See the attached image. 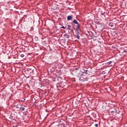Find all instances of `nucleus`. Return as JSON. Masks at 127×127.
Listing matches in <instances>:
<instances>
[{
	"label": "nucleus",
	"instance_id": "nucleus-1",
	"mask_svg": "<svg viewBox=\"0 0 127 127\" xmlns=\"http://www.w3.org/2000/svg\"><path fill=\"white\" fill-rule=\"evenodd\" d=\"M25 72L27 75H29V76H32V75L35 74V72H36V68L35 67L28 68Z\"/></svg>",
	"mask_w": 127,
	"mask_h": 127
},
{
	"label": "nucleus",
	"instance_id": "nucleus-2",
	"mask_svg": "<svg viewBox=\"0 0 127 127\" xmlns=\"http://www.w3.org/2000/svg\"><path fill=\"white\" fill-rule=\"evenodd\" d=\"M73 23H71L73 28L75 29V28H80V24L77 21V20H73L72 21Z\"/></svg>",
	"mask_w": 127,
	"mask_h": 127
},
{
	"label": "nucleus",
	"instance_id": "nucleus-3",
	"mask_svg": "<svg viewBox=\"0 0 127 127\" xmlns=\"http://www.w3.org/2000/svg\"><path fill=\"white\" fill-rule=\"evenodd\" d=\"M80 28H75V35H81V34H80V32H79V29Z\"/></svg>",
	"mask_w": 127,
	"mask_h": 127
},
{
	"label": "nucleus",
	"instance_id": "nucleus-4",
	"mask_svg": "<svg viewBox=\"0 0 127 127\" xmlns=\"http://www.w3.org/2000/svg\"><path fill=\"white\" fill-rule=\"evenodd\" d=\"M82 76H83V72L81 71L76 74L77 78H80V77H82Z\"/></svg>",
	"mask_w": 127,
	"mask_h": 127
},
{
	"label": "nucleus",
	"instance_id": "nucleus-5",
	"mask_svg": "<svg viewBox=\"0 0 127 127\" xmlns=\"http://www.w3.org/2000/svg\"><path fill=\"white\" fill-rule=\"evenodd\" d=\"M81 72H82V75L84 76L85 74H88V70H81Z\"/></svg>",
	"mask_w": 127,
	"mask_h": 127
},
{
	"label": "nucleus",
	"instance_id": "nucleus-6",
	"mask_svg": "<svg viewBox=\"0 0 127 127\" xmlns=\"http://www.w3.org/2000/svg\"><path fill=\"white\" fill-rule=\"evenodd\" d=\"M99 26L101 30H103L104 28H105V25L104 24H99Z\"/></svg>",
	"mask_w": 127,
	"mask_h": 127
},
{
	"label": "nucleus",
	"instance_id": "nucleus-7",
	"mask_svg": "<svg viewBox=\"0 0 127 127\" xmlns=\"http://www.w3.org/2000/svg\"><path fill=\"white\" fill-rule=\"evenodd\" d=\"M72 18H73V15H68L67 17V20H68V21L70 20H72Z\"/></svg>",
	"mask_w": 127,
	"mask_h": 127
},
{
	"label": "nucleus",
	"instance_id": "nucleus-8",
	"mask_svg": "<svg viewBox=\"0 0 127 127\" xmlns=\"http://www.w3.org/2000/svg\"><path fill=\"white\" fill-rule=\"evenodd\" d=\"M116 26V24L114 23L113 22H111L109 23V26H110V27H114V26Z\"/></svg>",
	"mask_w": 127,
	"mask_h": 127
},
{
	"label": "nucleus",
	"instance_id": "nucleus-9",
	"mask_svg": "<svg viewBox=\"0 0 127 127\" xmlns=\"http://www.w3.org/2000/svg\"><path fill=\"white\" fill-rule=\"evenodd\" d=\"M79 81H81V82H84L85 79L83 78V77L81 76L80 77H78Z\"/></svg>",
	"mask_w": 127,
	"mask_h": 127
},
{
	"label": "nucleus",
	"instance_id": "nucleus-10",
	"mask_svg": "<svg viewBox=\"0 0 127 127\" xmlns=\"http://www.w3.org/2000/svg\"><path fill=\"white\" fill-rule=\"evenodd\" d=\"M64 37H65V38H70L69 35H68L67 34H64Z\"/></svg>",
	"mask_w": 127,
	"mask_h": 127
},
{
	"label": "nucleus",
	"instance_id": "nucleus-11",
	"mask_svg": "<svg viewBox=\"0 0 127 127\" xmlns=\"http://www.w3.org/2000/svg\"><path fill=\"white\" fill-rule=\"evenodd\" d=\"M19 110H21V111H24V110H25V108L24 107H21L19 108Z\"/></svg>",
	"mask_w": 127,
	"mask_h": 127
},
{
	"label": "nucleus",
	"instance_id": "nucleus-12",
	"mask_svg": "<svg viewBox=\"0 0 127 127\" xmlns=\"http://www.w3.org/2000/svg\"><path fill=\"white\" fill-rule=\"evenodd\" d=\"M75 36L77 39H80V35H75Z\"/></svg>",
	"mask_w": 127,
	"mask_h": 127
},
{
	"label": "nucleus",
	"instance_id": "nucleus-13",
	"mask_svg": "<svg viewBox=\"0 0 127 127\" xmlns=\"http://www.w3.org/2000/svg\"><path fill=\"white\" fill-rule=\"evenodd\" d=\"M61 28H63V29H66V28H67V27L63 26L62 27H61Z\"/></svg>",
	"mask_w": 127,
	"mask_h": 127
},
{
	"label": "nucleus",
	"instance_id": "nucleus-14",
	"mask_svg": "<svg viewBox=\"0 0 127 127\" xmlns=\"http://www.w3.org/2000/svg\"><path fill=\"white\" fill-rule=\"evenodd\" d=\"M116 111V113H117V114H120V113H121V111H120V110H115Z\"/></svg>",
	"mask_w": 127,
	"mask_h": 127
},
{
	"label": "nucleus",
	"instance_id": "nucleus-15",
	"mask_svg": "<svg viewBox=\"0 0 127 127\" xmlns=\"http://www.w3.org/2000/svg\"><path fill=\"white\" fill-rule=\"evenodd\" d=\"M67 27H68L67 29H69V30H71V28H70V27H71V26L70 25H67Z\"/></svg>",
	"mask_w": 127,
	"mask_h": 127
},
{
	"label": "nucleus",
	"instance_id": "nucleus-16",
	"mask_svg": "<svg viewBox=\"0 0 127 127\" xmlns=\"http://www.w3.org/2000/svg\"><path fill=\"white\" fill-rule=\"evenodd\" d=\"M58 123H61V122H64V121L63 120H61L60 119L58 121Z\"/></svg>",
	"mask_w": 127,
	"mask_h": 127
},
{
	"label": "nucleus",
	"instance_id": "nucleus-17",
	"mask_svg": "<svg viewBox=\"0 0 127 127\" xmlns=\"http://www.w3.org/2000/svg\"><path fill=\"white\" fill-rule=\"evenodd\" d=\"M20 57H21L22 58H23V57H24V54H21Z\"/></svg>",
	"mask_w": 127,
	"mask_h": 127
},
{
	"label": "nucleus",
	"instance_id": "nucleus-18",
	"mask_svg": "<svg viewBox=\"0 0 127 127\" xmlns=\"http://www.w3.org/2000/svg\"><path fill=\"white\" fill-rule=\"evenodd\" d=\"M59 87H62V83H59Z\"/></svg>",
	"mask_w": 127,
	"mask_h": 127
},
{
	"label": "nucleus",
	"instance_id": "nucleus-19",
	"mask_svg": "<svg viewBox=\"0 0 127 127\" xmlns=\"http://www.w3.org/2000/svg\"><path fill=\"white\" fill-rule=\"evenodd\" d=\"M112 61H110L108 63V64H109V65L112 64Z\"/></svg>",
	"mask_w": 127,
	"mask_h": 127
},
{
	"label": "nucleus",
	"instance_id": "nucleus-20",
	"mask_svg": "<svg viewBox=\"0 0 127 127\" xmlns=\"http://www.w3.org/2000/svg\"><path fill=\"white\" fill-rule=\"evenodd\" d=\"M95 127H99V125H98V124H96L95 125Z\"/></svg>",
	"mask_w": 127,
	"mask_h": 127
},
{
	"label": "nucleus",
	"instance_id": "nucleus-21",
	"mask_svg": "<svg viewBox=\"0 0 127 127\" xmlns=\"http://www.w3.org/2000/svg\"><path fill=\"white\" fill-rule=\"evenodd\" d=\"M101 15H105V12L101 13Z\"/></svg>",
	"mask_w": 127,
	"mask_h": 127
},
{
	"label": "nucleus",
	"instance_id": "nucleus-22",
	"mask_svg": "<svg viewBox=\"0 0 127 127\" xmlns=\"http://www.w3.org/2000/svg\"><path fill=\"white\" fill-rule=\"evenodd\" d=\"M19 107H18L17 105L16 106V109H19Z\"/></svg>",
	"mask_w": 127,
	"mask_h": 127
},
{
	"label": "nucleus",
	"instance_id": "nucleus-23",
	"mask_svg": "<svg viewBox=\"0 0 127 127\" xmlns=\"http://www.w3.org/2000/svg\"><path fill=\"white\" fill-rule=\"evenodd\" d=\"M59 79H61V80H62V77H59Z\"/></svg>",
	"mask_w": 127,
	"mask_h": 127
},
{
	"label": "nucleus",
	"instance_id": "nucleus-24",
	"mask_svg": "<svg viewBox=\"0 0 127 127\" xmlns=\"http://www.w3.org/2000/svg\"><path fill=\"white\" fill-rule=\"evenodd\" d=\"M123 52H127V51L125 50L123 51Z\"/></svg>",
	"mask_w": 127,
	"mask_h": 127
},
{
	"label": "nucleus",
	"instance_id": "nucleus-25",
	"mask_svg": "<svg viewBox=\"0 0 127 127\" xmlns=\"http://www.w3.org/2000/svg\"><path fill=\"white\" fill-rule=\"evenodd\" d=\"M75 70H78V68L76 67V68H75Z\"/></svg>",
	"mask_w": 127,
	"mask_h": 127
},
{
	"label": "nucleus",
	"instance_id": "nucleus-26",
	"mask_svg": "<svg viewBox=\"0 0 127 127\" xmlns=\"http://www.w3.org/2000/svg\"><path fill=\"white\" fill-rule=\"evenodd\" d=\"M111 113H115V111H112Z\"/></svg>",
	"mask_w": 127,
	"mask_h": 127
},
{
	"label": "nucleus",
	"instance_id": "nucleus-27",
	"mask_svg": "<svg viewBox=\"0 0 127 127\" xmlns=\"http://www.w3.org/2000/svg\"><path fill=\"white\" fill-rule=\"evenodd\" d=\"M71 32H73V29H71Z\"/></svg>",
	"mask_w": 127,
	"mask_h": 127
},
{
	"label": "nucleus",
	"instance_id": "nucleus-28",
	"mask_svg": "<svg viewBox=\"0 0 127 127\" xmlns=\"http://www.w3.org/2000/svg\"><path fill=\"white\" fill-rule=\"evenodd\" d=\"M46 93H47V92H46V91H45V94H46Z\"/></svg>",
	"mask_w": 127,
	"mask_h": 127
},
{
	"label": "nucleus",
	"instance_id": "nucleus-29",
	"mask_svg": "<svg viewBox=\"0 0 127 127\" xmlns=\"http://www.w3.org/2000/svg\"><path fill=\"white\" fill-rule=\"evenodd\" d=\"M17 127V126H13V127Z\"/></svg>",
	"mask_w": 127,
	"mask_h": 127
}]
</instances>
